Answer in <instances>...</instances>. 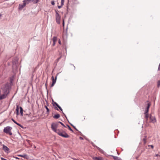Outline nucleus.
<instances>
[{"mask_svg": "<svg viewBox=\"0 0 160 160\" xmlns=\"http://www.w3.org/2000/svg\"><path fill=\"white\" fill-rule=\"evenodd\" d=\"M112 156V157H113V158L114 160H117L119 158L117 157H116V156Z\"/></svg>", "mask_w": 160, "mask_h": 160, "instance_id": "nucleus-21", "label": "nucleus"}, {"mask_svg": "<svg viewBox=\"0 0 160 160\" xmlns=\"http://www.w3.org/2000/svg\"><path fill=\"white\" fill-rule=\"evenodd\" d=\"M16 110V112H19V106L18 105H17V108Z\"/></svg>", "mask_w": 160, "mask_h": 160, "instance_id": "nucleus-22", "label": "nucleus"}, {"mask_svg": "<svg viewBox=\"0 0 160 160\" xmlns=\"http://www.w3.org/2000/svg\"><path fill=\"white\" fill-rule=\"evenodd\" d=\"M55 83L54 82H52V83L50 86L51 87H53L54 85L55 84Z\"/></svg>", "mask_w": 160, "mask_h": 160, "instance_id": "nucleus-26", "label": "nucleus"}, {"mask_svg": "<svg viewBox=\"0 0 160 160\" xmlns=\"http://www.w3.org/2000/svg\"><path fill=\"white\" fill-rule=\"evenodd\" d=\"M20 112L22 116L23 115V110L22 108L21 107H20Z\"/></svg>", "mask_w": 160, "mask_h": 160, "instance_id": "nucleus-16", "label": "nucleus"}, {"mask_svg": "<svg viewBox=\"0 0 160 160\" xmlns=\"http://www.w3.org/2000/svg\"><path fill=\"white\" fill-rule=\"evenodd\" d=\"M59 124L58 123H52L51 125V128L55 132H57V131L59 130V129H57V128L58 127Z\"/></svg>", "mask_w": 160, "mask_h": 160, "instance_id": "nucleus-3", "label": "nucleus"}, {"mask_svg": "<svg viewBox=\"0 0 160 160\" xmlns=\"http://www.w3.org/2000/svg\"><path fill=\"white\" fill-rule=\"evenodd\" d=\"M12 120L16 124L18 125L19 126H20L21 127L23 128L22 126L20 124H19V123L17 122L13 119L12 118Z\"/></svg>", "mask_w": 160, "mask_h": 160, "instance_id": "nucleus-11", "label": "nucleus"}, {"mask_svg": "<svg viewBox=\"0 0 160 160\" xmlns=\"http://www.w3.org/2000/svg\"><path fill=\"white\" fill-rule=\"evenodd\" d=\"M62 21H63L62 25H63V27H64V19H62Z\"/></svg>", "mask_w": 160, "mask_h": 160, "instance_id": "nucleus-28", "label": "nucleus"}, {"mask_svg": "<svg viewBox=\"0 0 160 160\" xmlns=\"http://www.w3.org/2000/svg\"><path fill=\"white\" fill-rule=\"evenodd\" d=\"M31 0H24L23 1H24V2H26L28 1V2H30L31 1Z\"/></svg>", "mask_w": 160, "mask_h": 160, "instance_id": "nucleus-29", "label": "nucleus"}, {"mask_svg": "<svg viewBox=\"0 0 160 160\" xmlns=\"http://www.w3.org/2000/svg\"><path fill=\"white\" fill-rule=\"evenodd\" d=\"M55 16H56V21L57 23L59 24L60 23V20L61 19V17L59 14L58 12V11L55 10Z\"/></svg>", "mask_w": 160, "mask_h": 160, "instance_id": "nucleus-4", "label": "nucleus"}, {"mask_svg": "<svg viewBox=\"0 0 160 160\" xmlns=\"http://www.w3.org/2000/svg\"><path fill=\"white\" fill-rule=\"evenodd\" d=\"M60 117V115L58 114H55L53 116V118H58Z\"/></svg>", "mask_w": 160, "mask_h": 160, "instance_id": "nucleus-12", "label": "nucleus"}, {"mask_svg": "<svg viewBox=\"0 0 160 160\" xmlns=\"http://www.w3.org/2000/svg\"><path fill=\"white\" fill-rule=\"evenodd\" d=\"M56 133L59 136L65 138H68L69 137V136L62 129H59V130L57 131V132Z\"/></svg>", "mask_w": 160, "mask_h": 160, "instance_id": "nucleus-1", "label": "nucleus"}, {"mask_svg": "<svg viewBox=\"0 0 160 160\" xmlns=\"http://www.w3.org/2000/svg\"><path fill=\"white\" fill-rule=\"evenodd\" d=\"M57 79V76L54 79V77L52 76V82H54L55 83H56Z\"/></svg>", "mask_w": 160, "mask_h": 160, "instance_id": "nucleus-15", "label": "nucleus"}, {"mask_svg": "<svg viewBox=\"0 0 160 160\" xmlns=\"http://www.w3.org/2000/svg\"><path fill=\"white\" fill-rule=\"evenodd\" d=\"M1 160H7L6 159H5V158H1Z\"/></svg>", "mask_w": 160, "mask_h": 160, "instance_id": "nucleus-37", "label": "nucleus"}, {"mask_svg": "<svg viewBox=\"0 0 160 160\" xmlns=\"http://www.w3.org/2000/svg\"><path fill=\"white\" fill-rule=\"evenodd\" d=\"M55 109H56V110H58V109L57 108V107H55Z\"/></svg>", "mask_w": 160, "mask_h": 160, "instance_id": "nucleus-38", "label": "nucleus"}, {"mask_svg": "<svg viewBox=\"0 0 160 160\" xmlns=\"http://www.w3.org/2000/svg\"><path fill=\"white\" fill-rule=\"evenodd\" d=\"M158 71H160V63L159 64V65L158 68Z\"/></svg>", "mask_w": 160, "mask_h": 160, "instance_id": "nucleus-34", "label": "nucleus"}, {"mask_svg": "<svg viewBox=\"0 0 160 160\" xmlns=\"http://www.w3.org/2000/svg\"><path fill=\"white\" fill-rule=\"evenodd\" d=\"M94 160H103L102 158L101 157H95L93 158Z\"/></svg>", "mask_w": 160, "mask_h": 160, "instance_id": "nucleus-9", "label": "nucleus"}, {"mask_svg": "<svg viewBox=\"0 0 160 160\" xmlns=\"http://www.w3.org/2000/svg\"><path fill=\"white\" fill-rule=\"evenodd\" d=\"M60 124L64 127H66L65 126L62 122H60Z\"/></svg>", "mask_w": 160, "mask_h": 160, "instance_id": "nucleus-32", "label": "nucleus"}, {"mask_svg": "<svg viewBox=\"0 0 160 160\" xmlns=\"http://www.w3.org/2000/svg\"><path fill=\"white\" fill-rule=\"evenodd\" d=\"M67 126L68 128V129L70 130L71 131H72V132H73V131L72 129V128H71V127L69 126L68 125H67Z\"/></svg>", "mask_w": 160, "mask_h": 160, "instance_id": "nucleus-20", "label": "nucleus"}, {"mask_svg": "<svg viewBox=\"0 0 160 160\" xmlns=\"http://www.w3.org/2000/svg\"><path fill=\"white\" fill-rule=\"evenodd\" d=\"M18 156L24 158H27L28 156L26 154L20 155Z\"/></svg>", "mask_w": 160, "mask_h": 160, "instance_id": "nucleus-14", "label": "nucleus"}, {"mask_svg": "<svg viewBox=\"0 0 160 160\" xmlns=\"http://www.w3.org/2000/svg\"><path fill=\"white\" fill-rule=\"evenodd\" d=\"M146 138H147V136H145L144 138L143 139V140L144 141V144H145L146 142Z\"/></svg>", "mask_w": 160, "mask_h": 160, "instance_id": "nucleus-19", "label": "nucleus"}, {"mask_svg": "<svg viewBox=\"0 0 160 160\" xmlns=\"http://www.w3.org/2000/svg\"><path fill=\"white\" fill-rule=\"evenodd\" d=\"M2 149L6 152L8 153V152H9V148L4 145H3Z\"/></svg>", "mask_w": 160, "mask_h": 160, "instance_id": "nucleus-8", "label": "nucleus"}, {"mask_svg": "<svg viewBox=\"0 0 160 160\" xmlns=\"http://www.w3.org/2000/svg\"><path fill=\"white\" fill-rule=\"evenodd\" d=\"M149 118L150 119V122H152L153 123H154L157 121L155 116L152 113L150 114Z\"/></svg>", "mask_w": 160, "mask_h": 160, "instance_id": "nucleus-5", "label": "nucleus"}, {"mask_svg": "<svg viewBox=\"0 0 160 160\" xmlns=\"http://www.w3.org/2000/svg\"><path fill=\"white\" fill-rule=\"evenodd\" d=\"M65 117H66V118H67L66 116L65 115Z\"/></svg>", "mask_w": 160, "mask_h": 160, "instance_id": "nucleus-43", "label": "nucleus"}, {"mask_svg": "<svg viewBox=\"0 0 160 160\" xmlns=\"http://www.w3.org/2000/svg\"><path fill=\"white\" fill-rule=\"evenodd\" d=\"M55 43H56V42H53V44H52V45L53 46H54L55 45Z\"/></svg>", "mask_w": 160, "mask_h": 160, "instance_id": "nucleus-35", "label": "nucleus"}, {"mask_svg": "<svg viewBox=\"0 0 160 160\" xmlns=\"http://www.w3.org/2000/svg\"><path fill=\"white\" fill-rule=\"evenodd\" d=\"M52 103L53 106H54V104H55L57 106V107L61 111H62L61 108L56 102H53Z\"/></svg>", "mask_w": 160, "mask_h": 160, "instance_id": "nucleus-10", "label": "nucleus"}, {"mask_svg": "<svg viewBox=\"0 0 160 160\" xmlns=\"http://www.w3.org/2000/svg\"><path fill=\"white\" fill-rule=\"evenodd\" d=\"M45 107L46 109L47 110V114H49V109H48V108L47 107V106H45Z\"/></svg>", "mask_w": 160, "mask_h": 160, "instance_id": "nucleus-18", "label": "nucleus"}, {"mask_svg": "<svg viewBox=\"0 0 160 160\" xmlns=\"http://www.w3.org/2000/svg\"><path fill=\"white\" fill-rule=\"evenodd\" d=\"M46 83L45 84V85L46 86Z\"/></svg>", "mask_w": 160, "mask_h": 160, "instance_id": "nucleus-45", "label": "nucleus"}, {"mask_svg": "<svg viewBox=\"0 0 160 160\" xmlns=\"http://www.w3.org/2000/svg\"><path fill=\"white\" fill-rule=\"evenodd\" d=\"M12 129V128L10 126H7L4 128L3 132L6 134H9L11 135L12 133L11 132V130Z\"/></svg>", "mask_w": 160, "mask_h": 160, "instance_id": "nucleus-2", "label": "nucleus"}, {"mask_svg": "<svg viewBox=\"0 0 160 160\" xmlns=\"http://www.w3.org/2000/svg\"><path fill=\"white\" fill-rule=\"evenodd\" d=\"M27 141H28V142L29 143V142H30V141L29 140H27Z\"/></svg>", "mask_w": 160, "mask_h": 160, "instance_id": "nucleus-41", "label": "nucleus"}, {"mask_svg": "<svg viewBox=\"0 0 160 160\" xmlns=\"http://www.w3.org/2000/svg\"><path fill=\"white\" fill-rule=\"evenodd\" d=\"M145 115V118L146 119V121H148V120L149 115L148 113H147L146 114H144Z\"/></svg>", "mask_w": 160, "mask_h": 160, "instance_id": "nucleus-13", "label": "nucleus"}, {"mask_svg": "<svg viewBox=\"0 0 160 160\" xmlns=\"http://www.w3.org/2000/svg\"><path fill=\"white\" fill-rule=\"evenodd\" d=\"M63 5H62L61 4V5L60 6H58V8H62V6Z\"/></svg>", "mask_w": 160, "mask_h": 160, "instance_id": "nucleus-31", "label": "nucleus"}, {"mask_svg": "<svg viewBox=\"0 0 160 160\" xmlns=\"http://www.w3.org/2000/svg\"><path fill=\"white\" fill-rule=\"evenodd\" d=\"M62 113H63V114H64V113L63 112H62Z\"/></svg>", "mask_w": 160, "mask_h": 160, "instance_id": "nucleus-44", "label": "nucleus"}, {"mask_svg": "<svg viewBox=\"0 0 160 160\" xmlns=\"http://www.w3.org/2000/svg\"><path fill=\"white\" fill-rule=\"evenodd\" d=\"M64 0H61V4L62 5H63L64 4Z\"/></svg>", "mask_w": 160, "mask_h": 160, "instance_id": "nucleus-25", "label": "nucleus"}, {"mask_svg": "<svg viewBox=\"0 0 160 160\" xmlns=\"http://www.w3.org/2000/svg\"><path fill=\"white\" fill-rule=\"evenodd\" d=\"M71 124L77 131H78V130L76 128V127L74 126L72 124Z\"/></svg>", "mask_w": 160, "mask_h": 160, "instance_id": "nucleus-30", "label": "nucleus"}, {"mask_svg": "<svg viewBox=\"0 0 160 160\" xmlns=\"http://www.w3.org/2000/svg\"><path fill=\"white\" fill-rule=\"evenodd\" d=\"M17 115H18L19 112H16Z\"/></svg>", "mask_w": 160, "mask_h": 160, "instance_id": "nucleus-40", "label": "nucleus"}, {"mask_svg": "<svg viewBox=\"0 0 160 160\" xmlns=\"http://www.w3.org/2000/svg\"><path fill=\"white\" fill-rule=\"evenodd\" d=\"M148 147H150L152 149L153 148L154 146L153 145H148Z\"/></svg>", "mask_w": 160, "mask_h": 160, "instance_id": "nucleus-24", "label": "nucleus"}, {"mask_svg": "<svg viewBox=\"0 0 160 160\" xmlns=\"http://www.w3.org/2000/svg\"><path fill=\"white\" fill-rule=\"evenodd\" d=\"M23 3L22 4H19L18 6V9L19 10H22L26 5L27 3L23 1Z\"/></svg>", "mask_w": 160, "mask_h": 160, "instance_id": "nucleus-7", "label": "nucleus"}, {"mask_svg": "<svg viewBox=\"0 0 160 160\" xmlns=\"http://www.w3.org/2000/svg\"><path fill=\"white\" fill-rule=\"evenodd\" d=\"M51 3V4H52V5H54L55 4L54 2V1H52Z\"/></svg>", "mask_w": 160, "mask_h": 160, "instance_id": "nucleus-27", "label": "nucleus"}, {"mask_svg": "<svg viewBox=\"0 0 160 160\" xmlns=\"http://www.w3.org/2000/svg\"><path fill=\"white\" fill-rule=\"evenodd\" d=\"M58 43H59V44L60 45H61V41L60 40V39H59L58 40Z\"/></svg>", "mask_w": 160, "mask_h": 160, "instance_id": "nucleus-33", "label": "nucleus"}, {"mask_svg": "<svg viewBox=\"0 0 160 160\" xmlns=\"http://www.w3.org/2000/svg\"><path fill=\"white\" fill-rule=\"evenodd\" d=\"M57 40V37H54L52 39V40L53 42H56Z\"/></svg>", "mask_w": 160, "mask_h": 160, "instance_id": "nucleus-17", "label": "nucleus"}, {"mask_svg": "<svg viewBox=\"0 0 160 160\" xmlns=\"http://www.w3.org/2000/svg\"><path fill=\"white\" fill-rule=\"evenodd\" d=\"M80 139L81 140L83 139V138L82 137H80Z\"/></svg>", "mask_w": 160, "mask_h": 160, "instance_id": "nucleus-39", "label": "nucleus"}, {"mask_svg": "<svg viewBox=\"0 0 160 160\" xmlns=\"http://www.w3.org/2000/svg\"><path fill=\"white\" fill-rule=\"evenodd\" d=\"M60 122H58V123H60Z\"/></svg>", "mask_w": 160, "mask_h": 160, "instance_id": "nucleus-42", "label": "nucleus"}, {"mask_svg": "<svg viewBox=\"0 0 160 160\" xmlns=\"http://www.w3.org/2000/svg\"><path fill=\"white\" fill-rule=\"evenodd\" d=\"M71 66H72L73 67V69H74V70H75V67L73 65H72V64L71 65Z\"/></svg>", "mask_w": 160, "mask_h": 160, "instance_id": "nucleus-36", "label": "nucleus"}, {"mask_svg": "<svg viewBox=\"0 0 160 160\" xmlns=\"http://www.w3.org/2000/svg\"><path fill=\"white\" fill-rule=\"evenodd\" d=\"M148 102L147 106L146 108L145 109V112L144 114H146L147 113H148V112L149 111V109L150 108V107L151 105V103L150 102H149L148 101H147Z\"/></svg>", "mask_w": 160, "mask_h": 160, "instance_id": "nucleus-6", "label": "nucleus"}, {"mask_svg": "<svg viewBox=\"0 0 160 160\" xmlns=\"http://www.w3.org/2000/svg\"><path fill=\"white\" fill-rule=\"evenodd\" d=\"M160 86V80H159L158 82L157 87H159Z\"/></svg>", "mask_w": 160, "mask_h": 160, "instance_id": "nucleus-23", "label": "nucleus"}]
</instances>
